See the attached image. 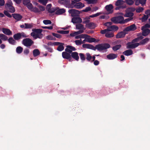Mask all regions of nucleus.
Listing matches in <instances>:
<instances>
[{"label": "nucleus", "mask_w": 150, "mask_h": 150, "mask_svg": "<svg viewBox=\"0 0 150 150\" xmlns=\"http://www.w3.org/2000/svg\"><path fill=\"white\" fill-rule=\"evenodd\" d=\"M133 19V18H127V19H126L125 20H124V22H125V23L128 22L130 21H131Z\"/></svg>", "instance_id": "nucleus-61"}, {"label": "nucleus", "mask_w": 150, "mask_h": 150, "mask_svg": "<svg viewBox=\"0 0 150 150\" xmlns=\"http://www.w3.org/2000/svg\"><path fill=\"white\" fill-rule=\"evenodd\" d=\"M33 32L31 33V35L33 38L36 39L38 38L41 39L43 36V34L41 33L42 30L41 29L34 28L32 29Z\"/></svg>", "instance_id": "nucleus-1"}, {"label": "nucleus", "mask_w": 150, "mask_h": 150, "mask_svg": "<svg viewBox=\"0 0 150 150\" xmlns=\"http://www.w3.org/2000/svg\"><path fill=\"white\" fill-rule=\"evenodd\" d=\"M108 30V28L107 29L102 30L100 31V33L102 34H105L106 35Z\"/></svg>", "instance_id": "nucleus-63"}, {"label": "nucleus", "mask_w": 150, "mask_h": 150, "mask_svg": "<svg viewBox=\"0 0 150 150\" xmlns=\"http://www.w3.org/2000/svg\"><path fill=\"white\" fill-rule=\"evenodd\" d=\"M85 6L84 4L81 2H76L73 5L72 8L74 7L77 9H81L84 7Z\"/></svg>", "instance_id": "nucleus-13"}, {"label": "nucleus", "mask_w": 150, "mask_h": 150, "mask_svg": "<svg viewBox=\"0 0 150 150\" xmlns=\"http://www.w3.org/2000/svg\"><path fill=\"white\" fill-rule=\"evenodd\" d=\"M29 53V50L28 49L26 48L24 49L23 51V53L26 55L28 54Z\"/></svg>", "instance_id": "nucleus-62"}, {"label": "nucleus", "mask_w": 150, "mask_h": 150, "mask_svg": "<svg viewBox=\"0 0 150 150\" xmlns=\"http://www.w3.org/2000/svg\"><path fill=\"white\" fill-rule=\"evenodd\" d=\"M47 39L50 40H55L56 38L52 35H49L46 37Z\"/></svg>", "instance_id": "nucleus-40"}, {"label": "nucleus", "mask_w": 150, "mask_h": 150, "mask_svg": "<svg viewBox=\"0 0 150 150\" xmlns=\"http://www.w3.org/2000/svg\"><path fill=\"white\" fill-rule=\"evenodd\" d=\"M134 13L133 12H130L126 10V13L124 15V16L126 17L133 18Z\"/></svg>", "instance_id": "nucleus-26"}, {"label": "nucleus", "mask_w": 150, "mask_h": 150, "mask_svg": "<svg viewBox=\"0 0 150 150\" xmlns=\"http://www.w3.org/2000/svg\"><path fill=\"white\" fill-rule=\"evenodd\" d=\"M6 9H8L9 12L11 13H14L15 11V9L14 7L13 6V5H12L11 6H10V7H8V8H7Z\"/></svg>", "instance_id": "nucleus-38"}, {"label": "nucleus", "mask_w": 150, "mask_h": 150, "mask_svg": "<svg viewBox=\"0 0 150 150\" xmlns=\"http://www.w3.org/2000/svg\"><path fill=\"white\" fill-rule=\"evenodd\" d=\"M150 39L149 38H146L144 39H142L139 43V45H144L146 44L149 41Z\"/></svg>", "instance_id": "nucleus-24"}, {"label": "nucleus", "mask_w": 150, "mask_h": 150, "mask_svg": "<svg viewBox=\"0 0 150 150\" xmlns=\"http://www.w3.org/2000/svg\"><path fill=\"white\" fill-rule=\"evenodd\" d=\"M142 29L143 28H150V23L146 24L144 26H142Z\"/></svg>", "instance_id": "nucleus-56"}, {"label": "nucleus", "mask_w": 150, "mask_h": 150, "mask_svg": "<svg viewBox=\"0 0 150 150\" xmlns=\"http://www.w3.org/2000/svg\"><path fill=\"white\" fill-rule=\"evenodd\" d=\"M71 22L73 23H79L82 22V20L79 17H76L72 18Z\"/></svg>", "instance_id": "nucleus-15"}, {"label": "nucleus", "mask_w": 150, "mask_h": 150, "mask_svg": "<svg viewBox=\"0 0 150 150\" xmlns=\"http://www.w3.org/2000/svg\"><path fill=\"white\" fill-rule=\"evenodd\" d=\"M50 0H39V2L41 3L43 5H46L48 1Z\"/></svg>", "instance_id": "nucleus-46"}, {"label": "nucleus", "mask_w": 150, "mask_h": 150, "mask_svg": "<svg viewBox=\"0 0 150 150\" xmlns=\"http://www.w3.org/2000/svg\"><path fill=\"white\" fill-rule=\"evenodd\" d=\"M7 40L9 43L12 45H14L16 42L15 40L13 39L12 37H10Z\"/></svg>", "instance_id": "nucleus-35"}, {"label": "nucleus", "mask_w": 150, "mask_h": 150, "mask_svg": "<svg viewBox=\"0 0 150 150\" xmlns=\"http://www.w3.org/2000/svg\"><path fill=\"white\" fill-rule=\"evenodd\" d=\"M117 57V55L114 53H110L107 55V58L109 60L113 59L116 58Z\"/></svg>", "instance_id": "nucleus-21"}, {"label": "nucleus", "mask_w": 150, "mask_h": 150, "mask_svg": "<svg viewBox=\"0 0 150 150\" xmlns=\"http://www.w3.org/2000/svg\"><path fill=\"white\" fill-rule=\"evenodd\" d=\"M64 44V43L57 42V46H58L57 48V50L59 51H62L63 50L64 48L63 46Z\"/></svg>", "instance_id": "nucleus-22"}, {"label": "nucleus", "mask_w": 150, "mask_h": 150, "mask_svg": "<svg viewBox=\"0 0 150 150\" xmlns=\"http://www.w3.org/2000/svg\"><path fill=\"white\" fill-rule=\"evenodd\" d=\"M28 37L26 35L24 32L19 33L13 35V38L15 40H19L22 38H26Z\"/></svg>", "instance_id": "nucleus-6"}, {"label": "nucleus", "mask_w": 150, "mask_h": 150, "mask_svg": "<svg viewBox=\"0 0 150 150\" xmlns=\"http://www.w3.org/2000/svg\"><path fill=\"white\" fill-rule=\"evenodd\" d=\"M76 28L77 29L81 30L84 29L83 25L81 24H79L76 25Z\"/></svg>", "instance_id": "nucleus-42"}, {"label": "nucleus", "mask_w": 150, "mask_h": 150, "mask_svg": "<svg viewBox=\"0 0 150 150\" xmlns=\"http://www.w3.org/2000/svg\"><path fill=\"white\" fill-rule=\"evenodd\" d=\"M22 43L24 46L30 48L34 44V42L30 38H26L23 40Z\"/></svg>", "instance_id": "nucleus-3"}, {"label": "nucleus", "mask_w": 150, "mask_h": 150, "mask_svg": "<svg viewBox=\"0 0 150 150\" xmlns=\"http://www.w3.org/2000/svg\"><path fill=\"white\" fill-rule=\"evenodd\" d=\"M86 27L90 29L94 28L96 26L95 24L93 22H90L86 24Z\"/></svg>", "instance_id": "nucleus-29"}, {"label": "nucleus", "mask_w": 150, "mask_h": 150, "mask_svg": "<svg viewBox=\"0 0 150 150\" xmlns=\"http://www.w3.org/2000/svg\"><path fill=\"white\" fill-rule=\"evenodd\" d=\"M122 45H116L112 47V49L114 51H115L120 49Z\"/></svg>", "instance_id": "nucleus-34"}, {"label": "nucleus", "mask_w": 150, "mask_h": 150, "mask_svg": "<svg viewBox=\"0 0 150 150\" xmlns=\"http://www.w3.org/2000/svg\"><path fill=\"white\" fill-rule=\"evenodd\" d=\"M126 7V6H118V7H116L115 9L116 10H119V9H123L124 8H125Z\"/></svg>", "instance_id": "nucleus-64"}, {"label": "nucleus", "mask_w": 150, "mask_h": 150, "mask_svg": "<svg viewBox=\"0 0 150 150\" xmlns=\"http://www.w3.org/2000/svg\"><path fill=\"white\" fill-rule=\"evenodd\" d=\"M31 11L35 13H38L40 12V11L39 9L36 7H33Z\"/></svg>", "instance_id": "nucleus-43"}, {"label": "nucleus", "mask_w": 150, "mask_h": 150, "mask_svg": "<svg viewBox=\"0 0 150 150\" xmlns=\"http://www.w3.org/2000/svg\"><path fill=\"white\" fill-rule=\"evenodd\" d=\"M137 27L135 24H133L124 29V31L128 32L131 31H134L137 29Z\"/></svg>", "instance_id": "nucleus-8"}, {"label": "nucleus", "mask_w": 150, "mask_h": 150, "mask_svg": "<svg viewBox=\"0 0 150 150\" xmlns=\"http://www.w3.org/2000/svg\"><path fill=\"white\" fill-rule=\"evenodd\" d=\"M66 10L64 8H59V7H57V15H61L65 13Z\"/></svg>", "instance_id": "nucleus-23"}, {"label": "nucleus", "mask_w": 150, "mask_h": 150, "mask_svg": "<svg viewBox=\"0 0 150 150\" xmlns=\"http://www.w3.org/2000/svg\"><path fill=\"white\" fill-rule=\"evenodd\" d=\"M91 10V8L90 7L88 6L86 7L85 9L82 10V11L84 12H87L89 11H90Z\"/></svg>", "instance_id": "nucleus-58"}, {"label": "nucleus", "mask_w": 150, "mask_h": 150, "mask_svg": "<svg viewBox=\"0 0 150 150\" xmlns=\"http://www.w3.org/2000/svg\"><path fill=\"white\" fill-rule=\"evenodd\" d=\"M131 44V42H128L127 44V49H133L134 48L139 45V43H133Z\"/></svg>", "instance_id": "nucleus-11"}, {"label": "nucleus", "mask_w": 150, "mask_h": 150, "mask_svg": "<svg viewBox=\"0 0 150 150\" xmlns=\"http://www.w3.org/2000/svg\"><path fill=\"white\" fill-rule=\"evenodd\" d=\"M4 14L6 16L9 18H11L12 17V15H11L7 11H4Z\"/></svg>", "instance_id": "nucleus-53"}, {"label": "nucleus", "mask_w": 150, "mask_h": 150, "mask_svg": "<svg viewBox=\"0 0 150 150\" xmlns=\"http://www.w3.org/2000/svg\"><path fill=\"white\" fill-rule=\"evenodd\" d=\"M133 53V51L131 50H127L123 52V54L127 56L131 55Z\"/></svg>", "instance_id": "nucleus-27"}, {"label": "nucleus", "mask_w": 150, "mask_h": 150, "mask_svg": "<svg viewBox=\"0 0 150 150\" xmlns=\"http://www.w3.org/2000/svg\"><path fill=\"white\" fill-rule=\"evenodd\" d=\"M59 3L64 5L66 7L72 8L71 3L70 0H59Z\"/></svg>", "instance_id": "nucleus-5"}, {"label": "nucleus", "mask_w": 150, "mask_h": 150, "mask_svg": "<svg viewBox=\"0 0 150 150\" xmlns=\"http://www.w3.org/2000/svg\"><path fill=\"white\" fill-rule=\"evenodd\" d=\"M82 47L85 48L89 49L94 50H95V47L91 44H83L82 45Z\"/></svg>", "instance_id": "nucleus-19"}, {"label": "nucleus", "mask_w": 150, "mask_h": 150, "mask_svg": "<svg viewBox=\"0 0 150 150\" xmlns=\"http://www.w3.org/2000/svg\"><path fill=\"white\" fill-rule=\"evenodd\" d=\"M101 14V13H96V14L91 15L90 16V17L91 18H93L94 17H96L97 16H98L100 15Z\"/></svg>", "instance_id": "nucleus-60"}, {"label": "nucleus", "mask_w": 150, "mask_h": 150, "mask_svg": "<svg viewBox=\"0 0 150 150\" xmlns=\"http://www.w3.org/2000/svg\"><path fill=\"white\" fill-rule=\"evenodd\" d=\"M12 5H13V4L11 0H8V1L7 3L5 4L6 8H8V7H10Z\"/></svg>", "instance_id": "nucleus-39"}, {"label": "nucleus", "mask_w": 150, "mask_h": 150, "mask_svg": "<svg viewBox=\"0 0 150 150\" xmlns=\"http://www.w3.org/2000/svg\"><path fill=\"white\" fill-rule=\"evenodd\" d=\"M71 54V53H69L65 51V52H62V55L64 58L67 59H69V60L70 61L71 59V54Z\"/></svg>", "instance_id": "nucleus-10"}, {"label": "nucleus", "mask_w": 150, "mask_h": 150, "mask_svg": "<svg viewBox=\"0 0 150 150\" xmlns=\"http://www.w3.org/2000/svg\"><path fill=\"white\" fill-rule=\"evenodd\" d=\"M111 31L108 30L106 35H105V36L107 38H111L114 37V34L113 32H111Z\"/></svg>", "instance_id": "nucleus-28"}, {"label": "nucleus", "mask_w": 150, "mask_h": 150, "mask_svg": "<svg viewBox=\"0 0 150 150\" xmlns=\"http://www.w3.org/2000/svg\"><path fill=\"white\" fill-rule=\"evenodd\" d=\"M68 12L69 13L71 14V16L72 17L77 16L80 13L79 11L75 9L69 10Z\"/></svg>", "instance_id": "nucleus-9"}, {"label": "nucleus", "mask_w": 150, "mask_h": 150, "mask_svg": "<svg viewBox=\"0 0 150 150\" xmlns=\"http://www.w3.org/2000/svg\"><path fill=\"white\" fill-rule=\"evenodd\" d=\"M23 48L21 46L18 47L16 50V52L18 54H21L23 52Z\"/></svg>", "instance_id": "nucleus-33"}, {"label": "nucleus", "mask_w": 150, "mask_h": 150, "mask_svg": "<svg viewBox=\"0 0 150 150\" xmlns=\"http://www.w3.org/2000/svg\"><path fill=\"white\" fill-rule=\"evenodd\" d=\"M13 17L17 21H20L22 18V16L18 13H13L12 15Z\"/></svg>", "instance_id": "nucleus-17"}, {"label": "nucleus", "mask_w": 150, "mask_h": 150, "mask_svg": "<svg viewBox=\"0 0 150 150\" xmlns=\"http://www.w3.org/2000/svg\"><path fill=\"white\" fill-rule=\"evenodd\" d=\"M108 30L110 31H117L118 29V27L115 25H112L109 27L108 28Z\"/></svg>", "instance_id": "nucleus-25"}, {"label": "nucleus", "mask_w": 150, "mask_h": 150, "mask_svg": "<svg viewBox=\"0 0 150 150\" xmlns=\"http://www.w3.org/2000/svg\"><path fill=\"white\" fill-rule=\"evenodd\" d=\"M26 6L31 11V10L33 9V7L32 4L31 3H30L29 4H28V5H27Z\"/></svg>", "instance_id": "nucleus-51"}, {"label": "nucleus", "mask_w": 150, "mask_h": 150, "mask_svg": "<svg viewBox=\"0 0 150 150\" xmlns=\"http://www.w3.org/2000/svg\"><path fill=\"white\" fill-rule=\"evenodd\" d=\"M142 30V35L143 36H146L148 35L150 33V30L148 28H141Z\"/></svg>", "instance_id": "nucleus-18"}, {"label": "nucleus", "mask_w": 150, "mask_h": 150, "mask_svg": "<svg viewBox=\"0 0 150 150\" xmlns=\"http://www.w3.org/2000/svg\"><path fill=\"white\" fill-rule=\"evenodd\" d=\"M124 3L125 2L123 0H118L115 2V5L117 6H124L123 5Z\"/></svg>", "instance_id": "nucleus-31"}, {"label": "nucleus", "mask_w": 150, "mask_h": 150, "mask_svg": "<svg viewBox=\"0 0 150 150\" xmlns=\"http://www.w3.org/2000/svg\"><path fill=\"white\" fill-rule=\"evenodd\" d=\"M143 10V8L139 7L136 9V11L137 13H140L142 12Z\"/></svg>", "instance_id": "nucleus-48"}, {"label": "nucleus", "mask_w": 150, "mask_h": 150, "mask_svg": "<svg viewBox=\"0 0 150 150\" xmlns=\"http://www.w3.org/2000/svg\"><path fill=\"white\" fill-rule=\"evenodd\" d=\"M110 46L108 43H103L99 44L97 45L95 47V50L97 49L99 51L106 50L110 48Z\"/></svg>", "instance_id": "nucleus-2"}, {"label": "nucleus", "mask_w": 150, "mask_h": 150, "mask_svg": "<svg viewBox=\"0 0 150 150\" xmlns=\"http://www.w3.org/2000/svg\"><path fill=\"white\" fill-rule=\"evenodd\" d=\"M86 59L88 62H91V56L89 53H86Z\"/></svg>", "instance_id": "nucleus-37"}, {"label": "nucleus", "mask_w": 150, "mask_h": 150, "mask_svg": "<svg viewBox=\"0 0 150 150\" xmlns=\"http://www.w3.org/2000/svg\"><path fill=\"white\" fill-rule=\"evenodd\" d=\"M33 56L34 57H36L39 55L40 54V52L38 49H35L33 50Z\"/></svg>", "instance_id": "nucleus-30"}, {"label": "nucleus", "mask_w": 150, "mask_h": 150, "mask_svg": "<svg viewBox=\"0 0 150 150\" xmlns=\"http://www.w3.org/2000/svg\"><path fill=\"white\" fill-rule=\"evenodd\" d=\"M30 3V0H23V4L26 6Z\"/></svg>", "instance_id": "nucleus-52"}, {"label": "nucleus", "mask_w": 150, "mask_h": 150, "mask_svg": "<svg viewBox=\"0 0 150 150\" xmlns=\"http://www.w3.org/2000/svg\"><path fill=\"white\" fill-rule=\"evenodd\" d=\"M124 18L123 16H119L112 18H111V21L115 24H124Z\"/></svg>", "instance_id": "nucleus-4"}, {"label": "nucleus", "mask_w": 150, "mask_h": 150, "mask_svg": "<svg viewBox=\"0 0 150 150\" xmlns=\"http://www.w3.org/2000/svg\"><path fill=\"white\" fill-rule=\"evenodd\" d=\"M47 45H50V46H56V42H48L47 43Z\"/></svg>", "instance_id": "nucleus-59"}, {"label": "nucleus", "mask_w": 150, "mask_h": 150, "mask_svg": "<svg viewBox=\"0 0 150 150\" xmlns=\"http://www.w3.org/2000/svg\"><path fill=\"white\" fill-rule=\"evenodd\" d=\"M87 42L91 43L96 42V39L93 38H91L90 36L89 37H87Z\"/></svg>", "instance_id": "nucleus-32"}, {"label": "nucleus", "mask_w": 150, "mask_h": 150, "mask_svg": "<svg viewBox=\"0 0 150 150\" xmlns=\"http://www.w3.org/2000/svg\"><path fill=\"white\" fill-rule=\"evenodd\" d=\"M43 23L47 25L48 24H51L52 23L51 21L50 20H44L43 21Z\"/></svg>", "instance_id": "nucleus-49"}, {"label": "nucleus", "mask_w": 150, "mask_h": 150, "mask_svg": "<svg viewBox=\"0 0 150 150\" xmlns=\"http://www.w3.org/2000/svg\"><path fill=\"white\" fill-rule=\"evenodd\" d=\"M67 48L65 49V51L69 53H71L73 52L72 51H75L76 50V48L71 46L68 45L66 46Z\"/></svg>", "instance_id": "nucleus-14"}, {"label": "nucleus", "mask_w": 150, "mask_h": 150, "mask_svg": "<svg viewBox=\"0 0 150 150\" xmlns=\"http://www.w3.org/2000/svg\"><path fill=\"white\" fill-rule=\"evenodd\" d=\"M78 54H79L77 52H73L71 53V57H72L76 61H78L79 59Z\"/></svg>", "instance_id": "nucleus-16"}, {"label": "nucleus", "mask_w": 150, "mask_h": 150, "mask_svg": "<svg viewBox=\"0 0 150 150\" xmlns=\"http://www.w3.org/2000/svg\"><path fill=\"white\" fill-rule=\"evenodd\" d=\"M44 47L45 48H46L47 50L48 51L50 52H52V49L49 47L48 46L46 45H44Z\"/></svg>", "instance_id": "nucleus-55"}, {"label": "nucleus", "mask_w": 150, "mask_h": 150, "mask_svg": "<svg viewBox=\"0 0 150 150\" xmlns=\"http://www.w3.org/2000/svg\"><path fill=\"white\" fill-rule=\"evenodd\" d=\"M0 38L1 40H4V41H6L8 40L7 37L3 34H0Z\"/></svg>", "instance_id": "nucleus-36"}, {"label": "nucleus", "mask_w": 150, "mask_h": 150, "mask_svg": "<svg viewBox=\"0 0 150 150\" xmlns=\"http://www.w3.org/2000/svg\"><path fill=\"white\" fill-rule=\"evenodd\" d=\"M125 3L129 5H132L133 4L134 1L133 0H125Z\"/></svg>", "instance_id": "nucleus-44"}, {"label": "nucleus", "mask_w": 150, "mask_h": 150, "mask_svg": "<svg viewBox=\"0 0 150 150\" xmlns=\"http://www.w3.org/2000/svg\"><path fill=\"white\" fill-rule=\"evenodd\" d=\"M81 39L79 40H76L75 41V42L76 44L78 46L82 44V42H81Z\"/></svg>", "instance_id": "nucleus-50"}, {"label": "nucleus", "mask_w": 150, "mask_h": 150, "mask_svg": "<svg viewBox=\"0 0 150 150\" xmlns=\"http://www.w3.org/2000/svg\"><path fill=\"white\" fill-rule=\"evenodd\" d=\"M2 31L4 34L7 35H10L12 34V32L9 29L3 28Z\"/></svg>", "instance_id": "nucleus-20"}, {"label": "nucleus", "mask_w": 150, "mask_h": 150, "mask_svg": "<svg viewBox=\"0 0 150 150\" xmlns=\"http://www.w3.org/2000/svg\"><path fill=\"white\" fill-rule=\"evenodd\" d=\"M97 0H89L88 4H94L97 3Z\"/></svg>", "instance_id": "nucleus-54"}, {"label": "nucleus", "mask_w": 150, "mask_h": 150, "mask_svg": "<svg viewBox=\"0 0 150 150\" xmlns=\"http://www.w3.org/2000/svg\"><path fill=\"white\" fill-rule=\"evenodd\" d=\"M24 25L25 26V29L30 28H31L33 26V25L32 24L28 23H25L24 24Z\"/></svg>", "instance_id": "nucleus-47"}, {"label": "nucleus", "mask_w": 150, "mask_h": 150, "mask_svg": "<svg viewBox=\"0 0 150 150\" xmlns=\"http://www.w3.org/2000/svg\"><path fill=\"white\" fill-rule=\"evenodd\" d=\"M149 16L148 14L146 15H144L142 18V21L144 22L146 21L149 17Z\"/></svg>", "instance_id": "nucleus-45"}, {"label": "nucleus", "mask_w": 150, "mask_h": 150, "mask_svg": "<svg viewBox=\"0 0 150 150\" xmlns=\"http://www.w3.org/2000/svg\"><path fill=\"white\" fill-rule=\"evenodd\" d=\"M135 8L131 7L127 8V10L130 12H133L134 11H135Z\"/></svg>", "instance_id": "nucleus-57"}, {"label": "nucleus", "mask_w": 150, "mask_h": 150, "mask_svg": "<svg viewBox=\"0 0 150 150\" xmlns=\"http://www.w3.org/2000/svg\"><path fill=\"white\" fill-rule=\"evenodd\" d=\"M105 8L108 12V14H111L113 13V6L112 4L107 5L105 6Z\"/></svg>", "instance_id": "nucleus-7"}, {"label": "nucleus", "mask_w": 150, "mask_h": 150, "mask_svg": "<svg viewBox=\"0 0 150 150\" xmlns=\"http://www.w3.org/2000/svg\"><path fill=\"white\" fill-rule=\"evenodd\" d=\"M126 31H124V29L123 31L118 33L116 35V38H120L124 37L126 34L127 33Z\"/></svg>", "instance_id": "nucleus-12"}, {"label": "nucleus", "mask_w": 150, "mask_h": 150, "mask_svg": "<svg viewBox=\"0 0 150 150\" xmlns=\"http://www.w3.org/2000/svg\"><path fill=\"white\" fill-rule=\"evenodd\" d=\"M81 59L82 61H84L86 59V57L84 54L82 53H80L79 54Z\"/></svg>", "instance_id": "nucleus-41"}]
</instances>
